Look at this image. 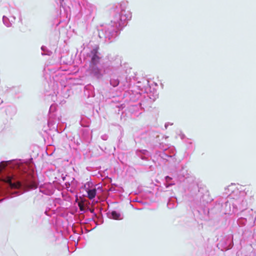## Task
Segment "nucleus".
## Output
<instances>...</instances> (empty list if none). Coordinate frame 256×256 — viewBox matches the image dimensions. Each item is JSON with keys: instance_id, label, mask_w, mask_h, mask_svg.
<instances>
[{"instance_id": "7", "label": "nucleus", "mask_w": 256, "mask_h": 256, "mask_svg": "<svg viewBox=\"0 0 256 256\" xmlns=\"http://www.w3.org/2000/svg\"><path fill=\"white\" fill-rule=\"evenodd\" d=\"M80 210H82V206H81L80 205Z\"/></svg>"}, {"instance_id": "2", "label": "nucleus", "mask_w": 256, "mask_h": 256, "mask_svg": "<svg viewBox=\"0 0 256 256\" xmlns=\"http://www.w3.org/2000/svg\"><path fill=\"white\" fill-rule=\"evenodd\" d=\"M88 197L90 200L93 199L96 196V188H93L92 190H88L87 192Z\"/></svg>"}, {"instance_id": "4", "label": "nucleus", "mask_w": 256, "mask_h": 256, "mask_svg": "<svg viewBox=\"0 0 256 256\" xmlns=\"http://www.w3.org/2000/svg\"><path fill=\"white\" fill-rule=\"evenodd\" d=\"M112 216L113 218L115 220H118L119 218V217L120 216V214L118 213L116 211H112Z\"/></svg>"}, {"instance_id": "3", "label": "nucleus", "mask_w": 256, "mask_h": 256, "mask_svg": "<svg viewBox=\"0 0 256 256\" xmlns=\"http://www.w3.org/2000/svg\"><path fill=\"white\" fill-rule=\"evenodd\" d=\"M94 54L93 55L92 58V62L94 64H96L100 60V57L97 55V50H94Z\"/></svg>"}, {"instance_id": "1", "label": "nucleus", "mask_w": 256, "mask_h": 256, "mask_svg": "<svg viewBox=\"0 0 256 256\" xmlns=\"http://www.w3.org/2000/svg\"><path fill=\"white\" fill-rule=\"evenodd\" d=\"M13 177L8 176L4 179L2 180L6 183H8L12 188H19L21 186V183L20 182H18L16 183H12V180Z\"/></svg>"}, {"instance_id": "8", "label": "nucleus", "mask_w": 256, "mask_h": 256, "mask_svg": "<svg viewBox=\"0 0 256 256\" xmlns=\"http://www.w3.org/2000/svg\"><path fill=\"white\" fill-rule=\"evenodd\" d=\"M64 0H62V1H63Z\"/></svg>"}, {"instance_id": "5", "label": "nucleus", "mask_w": 256, "mask_h": 256, "mask_svg": "<svg viewBox=\"0 0 256 256\" xmlns=\"http://www.w3.org/2000/svg\"><path fill=\"white\" fill-rule=\"evenodd\" d=\"M6 164L4 162H2L0 164V171H1L2 169L4 168L6 166Z\"/></svg>"}, {"instance_id": "6", "label": "nucleus", "mask_w": 256, "mask_h": 256, "mask_svg": "<svg viewBox=\"0 0 256 256\" xmlns=\"http://www.w3.org/2000/svg\"><path fill=\"white\" fill-rule=\"evenodd\" d=\"M166 179H171V178H170L169 176H166Z\"/></svg>"}]
</instances>
